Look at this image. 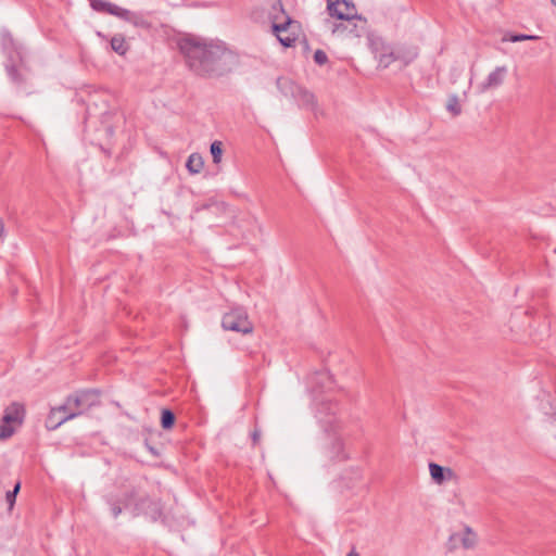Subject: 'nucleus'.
<instances>
[{"instance_id":"obj_1","label":"nucleus","mask_w":556,"mask_h":556,"mask_svg":"<svg viewBox=\"0 0 556 556\" xmlns=\"http://www.w3.org/2000/svg\"><path fill=\"white\" fill-rule=\"evenodd\" d=\"M189 68L200 76H220L237 63L236 54L220 40L188 35L178 42Z\"/></svg>"},{"instance_id":"obj_2","label":"nucleus","mask_w":556,"mask_h":556,"mask_svg":"<svg viewBox=\"0 0 556 556\" xmlns=\"http://www.w3.org/2000/svg\"><path fill=\"white\" fill-rule=\"evenodd\" d=\"M91 8L100 13H106L131 23L138 27H147L148 23L139 13L129 11L105 0H90Z\"/></svg>"},{"instance_id":"obj_3","label":"nucleus","mask_w":556,"mask_h":556,"mask_svg":"<svg viewBox=\"0 0 556 556\" xmlns=\"http://www.w3.org/2000/svg\"><path fill=\"white\" fill-rule=\"evenodd\" d=\"M277 87L286 97L294 99L299 105L314 109L316 105L315 96L304 87L294 83L291 78L280 77L277 79Z\"/></svg>"},{"instance_id":"obj_4","label":"nucleus","mask_w":556,"mask_h":556,"mask_svg":"<svg viewBox=\"0 0 556 556\" xmlns=\"http://www.w3.org/2000/svg\"><path fill=\"white\" fill-rule=\"evenodd\" d=\"M25 408L22 404L11 403L0 419V440L9 439L24 421Z\"/></svg>"},{"instance_id":"obj_5","label":"nucleus","mask_w":556,"mask_h":556,"mask_svg":"<svg viewBox=\"0 0 556 556\" xmlns=\"http://www.w3.org/2000/svg\"><path fill=\"white\" fill-rule=\"evenodd\" d=\"M134 498H135V494L131 493V494H125L124 496L117 498L116 501H110L109 503L111 506V513H112L113 517L117 518L124 509H129L132 506V504H134L135 511H137V513L143 511L144 514L150 515L151 518L154 520L161 516V509H160V506L157 503L149 502L150 506H152L151 511L149 513L148 510H146V504L148 503V501H141L140 503H135Z\"/></svg>"},{"instance_id":"obj_6","label":"nucleus","mask_w":556,"mask_h":556,"mask_svg":"<svg viewBox=\"0 0 556 556\" xmlns=\"http://www.w3.org/2000/svg\"><path fill=\"white\" fill-rule=\"evenodd\" d=\"M222 326L225 330L236 331L242 334L251 333L254 328L243 307H236L224 314Z\"/></svg>"},{"instance_id":"obj_7","label":"nucleus","mask_w":556,"mask_h":556,"mask_svg":"<svg viewBox=\"0 0 556 556\" xmlns=\"http://www.w3.org/2000/svg\"><path fill=\"white\" fill-rule=\"evenodd\" d=\"M331 31L342 38H361L367 34V20L357 12L351 21L334 23Z\"/></svg>"},{"instance_id":"obj_8","label":"nucleus","mask_w":556,"mask_h":556,"mask_svg":"<svg viewBox=\"0 0 556 556\" xmlns=\"http://www.w3.org/2000/svg\"><path fill=\"white\" fill-rule=\"evenodd\" d=\"M327 12L330 17L340 22L356 17L357 9L353 0H326Z\"/></svg>"},{"instance_id":"obj_9","label":"nucleus","mask_w":556,"mask_h":556,"mask_svg":"<svg viewBox=\"0 0 556 556\" xmlns=\"http://www.w3.org/2000/svg\"><path fill=\"white\" fill-rule=\"evenodd\" d=\"M369 42L379 66L386 68L392 64L396 58H400V55H396L393 49L389 45H386L380 38H369Z\"/></svg>"},{"instance_id":"obj_10","label":"nucleus","mask_w":556,"mask_h":556,"mask_svg":"<svg viewBox=\"0 0 556 556\" xmlns=\"http://www.w3.org/2000/svg\"><path fill=\"white\" fill-rule=\"evenodd\" d=\"M273 31L286 30L287 26H294L295 22L286 13L280 0L273 3L268 13Z\"/></svg>"},{"instance_id":"obj_11","label":"nucleus","mask_w":556,"mask_h":556,"mask_svg":"<svg viewBox=\"0 0 556 556\" xmlns=\"http://www.w3.org/2000/svg\"><path fill=\"white\" fill-rule=\"evenodd\" d=\"M508 68L505 65L496 66L486 78L477 86L479 93H484L491 89L501 87L507 76Z\"/></svg>"},{"instance_id":"obj_12","label":"nucleus","mask_w":556,"mask_h":556,"mask_svg":"<svg viewBox=\"0 0 556 556\" xmlns=\"http://www.w3.org/2000/svg\"><path fill=\"white\" fill-rule=\"evenodd\" d=\"M77 417V413H65L62 405L54 407L50 410L47 419L46 427L49 430H55L65 421Z\"/></svg>"},{"instance_id":"obj_13","label":"nucleus","mask_w":556,"mask_h":556,"mask_svg":"<svg viewBox=\"0 0 556 556\" xmlns=\"http://www.w3.org/2000/svg\"><path fill=\"white\" fill-rule=\"evenodd\" d=\"M429 473L433 482L438 485L456 479V473L452 468L443 467L435 463L429 464Z\"/></svg>"},{"instance_id":"obj_14","label":"nucleus","mask_w":556,"mask_h":556,"mask_svg":"<svg viewBox=\"0 0 556 556\" xmlns=\"http://www.w3.org/2000/svg\"><path fill=\"white\" fill-rule=\"evenodd\" d=\"M451 540L454 543L459 542L464 548H470L476 543V534L469 528H466L463 532L454 533Z\"/></svg>"},{"instance_id":"obj_15","label":"nucleus","mask_w":556,"mask_h":556,"mask_svg":"<svg viewBox=\"0 0 556 556\" xmlns=\"http://www.w3.org/2000/svg\"><path fill=\"white\" fill-rule=\"evenodd\" d=\"M293 28H295V25L287 26L286 30H281L279 33L278 31H273V33L275 34V36L277 37V39L283 47L289 48V47H292L298 39L296 33L293 30Z\"/></svg>"},{"instance_id":"obj_16","label":"nucleus","mask_w":556,"mask_h":556,"mask_svg":"<svg viewBox=\"0 0 556 556\" xmlns=\"http://www.w3.org/2000/svg\"><path fill=\"white\" fill-rule=\"evenodd\" d=\"M81 400L83 409H89L99 403V393L96 390H86L77 393Z\"/></svg>"},{"instance_id":"obj_17","label":"nucleus","mask_w":556,"mask_h":556,"mask_svg":"<svg viewBox=\"0 0 556 556\" xmlns=\"http://www.w3.org/2000/svg\"><path fill=\"white\" fill-rule=\"evenodd\" d=\"M62 406L65 409V413H77V416L87 412V409H83L81 400H79L77 393L68 396Z\"/></svg>"},{"instance_id":"obj_18","label":"nucleus","mask_w":556,"mask_h":556,"mask_svg":"<svg viewBox=\"0 0 556 556\" xmlns=\"http://www.w3.org/2000/svg\"><path fill=\"white\" fill-rule=\"evenodd\" d=\"M186 167L192 175L201 173L204 167L203 157L199 153H192L189 155Z\"/></svg>"},{"instance_id":"obj_19","label":"nucleus","mask_w":556,"mask_h":556,"mask_svg":"<svg viewBox=\"0 0 556 556\" xmlns=\"http://www.w3.org/2000/svg\"><path fill=\"white\" fill-rule=\"evenodd\" d=\"M111 48L117 54L124 55L128 51L129 46L123 35H115L111 39Z\"/></svg>"},{"instance_id":"obj_20","label":"nucleus","mask_w":556,"mask_h":556,"mask_svg":"<svg viewBox=\"0 0 556 556\" xmlns=\"http://www.w3.org/2000/svg\"><path fill=\"white\" fill-rule=\"evenodd\" d=\"M210 151H211V154L213 157V163L219 164L222 162V155H223V143L218 140L212 142Z\"/></svg>"},{"instance_id":"obj_21","label":"nucleus","mask_w":556,"mask_h":556,"mask_svg":"<svg viewBox=\"0 0 556 556\" xmlns=\"http://www.w3.org/2000/svg\"><path fill=\"white\" fill-rule=\"evenodd\" d=\"M540 37L536 35H507L503 38V41L519 42L525 40H538Z\"/></svg>"},{"instance_id":"obj_22","label":"nucleus","mask_w":556,"mask_h":556,"mask_svg":"<svg viewBox=\"0 0 556 556\" xmlns=\"http://www.w3.org/2000/svg\"><path fill=\"white\" fill-rule=\"evenodd\" d=\"M446 110L451 112L454 116L460 114L462 108L456 96H452L448 98Z\"/></svg>"},{"instance_id":"obj_23","label":"nucleus","mask_w":556,"mask_h":556,"mask_svg":"<svg viewBox=\"0 0 556 556\" xmlns=\"http://www.w3.org/2000/svg\"><path fill=\"white\" fill-rule=\"evenodd\" d=\"M175 422V415L168 410V409H164L162 412V418H161V424H162V427L164 429H169Z\"/></svg>"},{"instance_id":"obj_24","label":"nucleus","mask_w":556,"mask_h":556,"mask_svg":"<svg viewBox=\"0 0 556 556\" xmlns=\"http://www.w3.org/2000/svg\"><path fill=\"white\" fill-rule=\"evenodd\" d=\"M396 55H400V58H396V60H402L404 62V64L407 65L417 58L418 51L416 48H413V49L408 50L406 53L399 52V53H396Z\"/></svg>"},{"instance_id":"obj_25","label":"nucleus","mask_w":556,"mask_h":556,"mask_svg":"<svg viewBox=\"0 0 556 556\" xmlns=\"http://www.w3.org/2000/svg\"><path fill=\"white\" fill-rule=\"evenodd\" d=\"M314 61L318 64V65H324L327 63L328 61V56L326 54L325 51L323 50H316L315 53H314Z\"/></svg>"},{"instance_id":"obj_26","label":"nucleus","mask_w":556,"mask_h":556,"mask_svg":"<svg viewBox=\"0 0 556 556\" xmlns=\"http://www.w3.org/2000/svg\"><path fill=\"white\" fill-rule=\"evenodd\" d=\"M8 75L10 76L11 80L14 81V83H20L22 80L20 74H18V71L16 67L14 66H9L8 67Z\"/></svg>"},{"instance_id":"obj_27","label":"nucleus","mask_w":556,"mask_h":556,"mask_svg":"<svg viewBox=\"0 0 556 556\" xmlns=\"http://www.w3.org/2000/svg\"><path fill=\"white\" fill-rule=\"evenodd\" d=\"M7 502L12 507L15 503L16 495L14 492L9 491L5 495Z\"/></svg>"},{"instance_id":"obj_28","label":"nucleus","mask_w":556,"mask_h":556,"mask_svg":"<svg viewBox=\"0 0 556 556\" xmlns=\"http://www.w3.org/2000/svg\"><path fill=\"white\" fill-rule=\"evenodd\" d=\"M260 439H261V431L258 429H255L252 433L253 444L256 445L260 442Z\"/></svg>"},{"instance_id":"obj_29","label":"nucleus","mask_w":556,"mask_h":556,"mask_svg":"<svg viewBox=\"0 0 556 556\" xmlns=\"http://www.w3.org/2000/svg\"><path fill=\"white\" fill-rule=\"evenodd\" d=\"M20 488H21V484L20 483H16V485L14 486V489L11 491V492H14L15 495L17 494V492L20 491Z\"/></svg>"},{"instance_id":"obj_30","label":"nucleus","mask_w":556,"mask_h":556,"mask_svg":"<svg viewBox=\"0 0 556 556\" xmlns=\"http://www.w3.org/2000/svg\"><path fill=\"white\" fill-rule=\"evenodd\" d=\"M3 230H4V226H3L2 220L0 219V239L2 238Z\"/></svg>"},{"instance_id":"obj_31","label":"nucleus","mask_w":556,"mask_h":556,"mask_svg":"<svg viewBox=\"0 0 556 556\" xmlns=\"http://www.w3.org/2000/svg\"><path fill=\"white\" fill-rule=\"evenodd\" d=\"M348 556H359V554L353 548Z\"/></svg>"},{"instance_id":"obj_32","label":"nucleus","mask_w":556,"mask_h":556,"mask_svg":"<svg viewBox=\"0 0 556 556\" xmlns=\"http://www.w3.org/2000/svg\"><path fill=\"white\" fill-rule=\"evenodd\" d=\"M552 426H553L554 428H556V415H555V416L553 417V419H552Z\"/></svg>"},{"instance_id":"obj_33","label":"nucleus","mask_w":556,"mask_h":556,"mask_svg":"<svg viewBox=\"0 0 556 556\" xmlns=\"http://www.w3.org/2000/svg\"><path fill=\"white\" fill-rule=\"evenodd\" d=\"M551 2L556 7V0H551Z\"/></svg>"}]
</instances>
